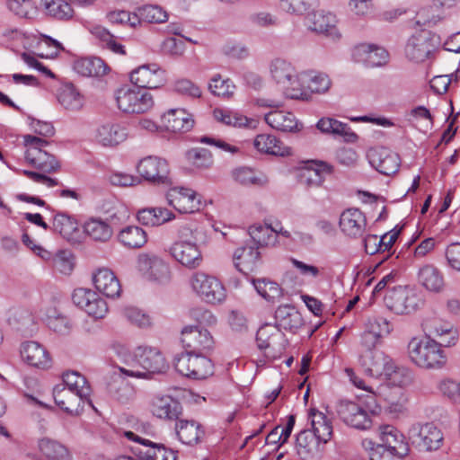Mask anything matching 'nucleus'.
<instances>
[{"instance_id": "nucleus-1", "label": "nucleus", "mask_w": 460, "mask_h": 460, "mask_svg": "<svg viewBox=\"0 0 460 460\" xmlns=\"http://www.w3.org/2000/svg\"><path fill=\"white\" fill-rule=\"evenodd\" d=\"M408 355L416 366L425 369H438L447 363V356L440 345L429 338H412L408 343Z\"/></svg>"}, {"instance_id": "nucleus-2", "label": "nucleus", "mask_w": 460, "mask_h": 460, "mask_svg": "<svg viewBox=\"0 0 460 460\" xmlns=\"http://www.w3.org/2000/svg\"><path fill=\"white\" fill-rule=\"evenodd\" d=\"M25 159L33 168L40 172H55L62 169L60 161L52 154L42 149L48 141L32 135L22 136Z\"/></svg>"}, {"instance_id": "nucleus-3", "label": "nucleus", "mask_w": 460, "mask_h": 460, "mask_svg": "<svg viewBox=\"0 0 460 460\" xmlns=\"http://www.w3.org/2000/svg\"><path fill=\"white\" fill-rule=\"evenodd\" d=\"M116 102L119 111L128 114H143L155 106L154 96L145 89L122 86L116 91Z\"/></svg>"}, {"instance_id": "nucleus-4", "label": "nucleus", "mask_w": 460, "mask_h": 460, "mask_svg": "<svg viewBox=\"0 0 460 460\" xmlns=\"http://www.w3.org/2000/svg\"><path fill=\"white\" fill-rule=\"evenodd\" d=\"M382 444L371 448L369 460H381L383 453L387 450L393 456L403 458L410 453V446L405 436L392 425L379 427Z\"/></svg>"}, {"instance_id": "nucleus-5", "label": "nucleus", "mask_w": 460, "mask_h": 460, "mask_svg": "<svg viewBox=\"0 0 460 460\" xmlns=\"http://www.w3.org/2000/svg\"><path fill=\"white\" fill-rule=\"evenodd\" d=\"M207 353L182 352L173 360L178 373L193 379H206L214 372V365Z\"/></svg>"}, {"instance_id": "nucleus-6", "label": "nucleus", "mask_w": 460, "mask_h": 460, "mask_svg": "<svg viewBox=\"0 0 460 460\" xmlns=\"http://www.w3.org/2000/svg\"><path fill=\"white\" fill-rule=\"evenodd\" d=\"M385 303L394 314H408L419 308L421 299L415 289L407 286H399L386 293Z\"/></svg>"}, {"instance_id": "nucleus-7", "label": "nucleus", "mask_w": 460, "mask_h": 460, "mask_svg": "<svg viewBox=\"0 0 460 460\" xmlns=\"http://www.w3.org/2000/svg\"><path fill=\"white\" fill-rule=\"evenodd\" d=\"M409 439L411 445L420 451L438 449L443 441L441 430L433 423L414 424L409 429Z\"/></svg>"}, {"instance_id": "nucleus-8", "label": "nucleus", "mask_w": 460, "mask_h": 460, "mask_svg": "<svg viewBox=\"0 0 460 460\" xmlns=\"http://www.w3.org/2000/svg\"><path fill=\"white\" fill-rule=\"evenodd\" d=\"M441 44L440 37L430 31H420L411 36L406 45V56L412 61L423 62Z\"/></svg>"}, {"instance_id": "nucleus-9", "label": "nucleus", "mask_w": 460, "mask_h": 460, "mask_svg": "<svg viewBox=\"0 0 460 460\" xmlns=\"http://www.w3.org/2000/svg\"><path fill=\"white\" fill-rule=\"evenodd\" d=\"M193 290L207 303L218 304L225 300L226 289L215 277L196 272L190 280Z\"/></svg>"}, {"instance_id": "nucleus-10", "label": "nucleus", "mask_w": 460, "mask_h": 460, "mask_svg": "<svg viewBox=\"0 0 460 460\" xmlns=\"http://www.w3.org/2000/svg\"><path fill=\"white\" fill-rule=\"evenodd\" d=\"M181 341L186 352L209 353L215 345L214 338L208 329L192 325L181 329Z\"/></svg>"}, {"instance_id": "nucleus-11", "label": "nucleus", "mask_w": 460, "mask_h": 460, "mask_svg": "<svg viewBox=\"0 0 460 460\" xmlns=\"http://www.w3.org/2000/svg\"><path fill=\"white\" fill-rule=\"evenodd\" d=\"M166 199L170 206L181 214L195 213L202 208L201 195L184 186L170 188Z\"/></svg>"}, {"instance_id": "nucleus-12", "label": "nucleus", "mask_w": 460, "mask_h": 460, "mask_svg": "<svg viewBox=\"0 0 460 460\" xmlns=\"http://www.w3.org/2000/svg\"><path fill=\"white\" fill-rule=\"evenodd\" d=\"M337 413L345 424L352 428L367 429L372 425V420L367 409L355 402L341 401L337 407Z\"/></svg>"}, {"instance_id": "nucleus-13", "label": "nucleus", "mask_w": 460, "mask_h": 460, "mask_svg": "<svg viewBox=\"0 0 460 460\" xmlns=\"http://www.w3.org/2000/svg\"><path fill=\"white\" fill-rule=\"evenodd\" d=\"M130 82L141 89H156L166 82L165 71L157 64L142 65L129 75Z\"/></svg>"}, {"instance_id": "nucleus-14", "label": "nucleus", "mask_w": 460, "mask_h": 460, "mask_svg": "<svg viewBox=\"0 0 460 460\" xmlns=\"http://www.w3.org/2000/svg\"><path fill=\"white\" fill-rule=\"evenodd\" d=\"M392 325L384 317H373L368 319L366 328L360 335L362 351H372L382 342V339L390 334Z\"/></svg>"}, {"instance_id": "nucleus-15", "label": "nucleus", "mask_w": 460, "mask_h": 460, "mask_svg": "<svg viewBox=\"0 0 460 460\" xmlns=\"http://www.w3.org/2000/svg\"><path fill=\"white\" fill-rule=\"evenodd\" d=\"M107 181L115 187L126 188L140 184L143 181L161 189L171 187L173 183L168 174H107Z\"/></svg>"}, {"instance_id": "nucleus-16", "label": "nucleus", "mask_w": 460, "mask_h": 460, "mask_svg": "<svg viewBox=\"0 0 460 460\" xmlns=\"http://www.w3.org/2000/svg\"><path fill=\"white\" fill-rule=\"evenodd\" d=\"M74 304L94 318H102L108 311L106 302L90 288H79L72 295Z\"/></svg>"}, {"instance_id": "nucleus-17", "label": "nucleus", "mask_w": 460, "mask_h": 460, "mask_svg": "<svg viewBox=\"0 0 460 460\" xmlns=\"http://www.w3.org/2000/svg\"><path fill=\"white\" fill-rule=\"evenodd\" d=\"M152 414L161 420H177L182 414L179 401L167 394L154 395L149 402Z\"/></svg>"}, {"instance_id": "nucleus-18", "label": "nucleus", "mask_w": 460, "mask_h": 460, "mask_svg": "<svg viewBox=\"0 0 460 460\" xmlns=\"http://www.w3.org/2000/svg\"><path fill=\"white\" fill-rule=\"evenodd\" d=\"M170 252L175 261L189 269L197 268L202 262L201 252L194 242L177 241L170 248Z\"/></svg>"}, {"instance_id": "nucleus-19", "label": "nucleus", "mask_w": 460, "mask_h": 460, "mask_svg": "<svg viewBox=\"0 0 460 460\" xmlns=\"http://www.w3.org/2000/svg\"><path fill=\"white\" fill-rule=\"evenodd\" d=\"M55 403L64 411L71 415H79L84 407V402H90L89 396L66 390V387L57 385L53 389Z\"/></svg>"}, {"instance_id": "nucleus-20", "label": "nucleus", "mask_w": 460, "mask_h": 460, "mask_svg": "<svg viewBox=\"0 0 460 460\" xmlns=\"http://www.w3.org/2000/svg\"><path fill=\"white\" fill-rule=\"evenodd\" d=\"M162 127L173 133L190 131L194 126L191 113L182 108L170 109L161 116Z\"/></svg>"}, {"instance_id": "nucleus-21", "label": "nucleus", "mask_w": 460, "mask_h": 460, "mask_svg": "<svg viewBox=\"0 0 460 460\" xmlns=\"http://www.w3.org/2000/svg\"><path fill=\"white\" fill-rule=\"evenodd\" d=\"M393 359L384 351L375 349L372 351H361L359 363L365 373L373 377H382L390 366Z\"/></svg>"}, {"instance_id": "nucleus-22", "label": "nucleus", "mask_w": 460, "mask_h": 460, "mask_svg": "<svg viewBox=\"0 0 460 460\" xmlns=\"http://www.w3.org/2000/svg\"><path fill=\"white\" fill-rule=\"evenodd\" d=\"M126 128L112 120L103 121L94 130V140L103 146H114L127 138Z\"/></svg>"}, {"instance_id": "nucleus-23", "label": "nucleus", "mask_w": 460, "mask_h": 460, "mask_svg": "<svg viewBox=\"0 0 460 460\" xmlns=\"http://www.w3.org/2000/svg\"><path fill=\"white\" fill-rule=\"evenodd\" d=\"M367 218L358 208H348L340 217L341 230L349 237H360L365 233Z\"/></svg>"}, {"instance_id": "nucleus-24", "label": "nucleus", "mask_w": 460, "mask_h": 460, "mask_svg": "<svg viewBox=\"0 0 460 460\" xmlns=\"http://www.w3.org/2000/svg\"><path fill=\"white\" fill-rule=\"evenodd\" d=\"M352 56L356 62L363 63L368 67L383 66L388 58V54L385 49L365 43L356 46Z\"/></svg>"}, {"instance_id": "nucleus-25", "label": "nucleus", "mask_w": 460, "mask_h": 460, "mask_svg": "<svg viewBox=\"0 0 460 460\" xmlns=\"http://www.w3.org/2000/svg\"><path fill=\"white\" fill-rule=\"evenodd\" d=\"M21 355L31 367L40 369H48L51 367L52 358L49 351L37 341H31L23 343Z\"/></svg>"}, {"instance_id": "nucleus-26", "label": "nucleus", "mask_w": 460, "mask_h": 460, "mask_svg": "<svg viewBox=\"0 0 460 460\" xmlns=\"http://www.w3.org/2000/svg\"><path fill=\"white\" fill-rule=\"evenodd\" d=\"M93 282L96 289L107 297H119L121 294V285L112 270L102 268L93 275Z\"/></svg>"}, {"instance_id": "nucleus-27", "label": "nucleus", "mask_w": 460, "mask_h": 460, "mask_svg": "<svg viewBox=\"0 0 460 460\" xmlns=\"http://www.w3.org/2000/svg\"><path fill=\"white\" fill-rule=\"evenodd\" d=\"M233 261L234 267L240 272L244 274L252 272L258 268L261 262L259 248L248 244L238 247L233 254Z\"/></svg>"}, {"instance_id": "nucleus-28", "label": "nucleus", "mask_w": 460, "mask_h": 460, "mask_svg": "<svg viewBox=\"0 0 460 460\" xmlns=\"http://www.w3.org/2000/svg\"><path fill=\"white\" fill-rule=\"evenodd\" d=\"M336 24V16L332 13L316 11L308 17V27L311 31L325 34L332 40L339 39L341 36Z\"/></svg>"}, {"instance_id": "nucleus-29", "label": "nucleus", "mask_w": 460, "mask_h": 460, "mask_svg": "<svg viewBox=\"0 0 460 460\" xmlns=\"http://www.w3.org/2000/svg\"><path fill=\"white\" fill-rule=\"evenodd\" d=\"M253 147L261 154L288 156L291 155L290 147L285 146L276 136L271 134H259L253 139Z\"/></svg>"}, {"instance_id": "nucleus-30", "label": "nucleus", "mask_w": 460, "mask_h": 460, "mask_svg": "<svg viewBox=\"0 0 460 460\" xmlns=\"http://www.w3.org/2000/svg\"><path fill=\"white\" fill-rule=\"evenodd\" d=\"M276 324L279 329L296 333L304 326V319L295 306L279 305L275 312Z\"/></svg>"}, {"instance_id": "nucleus-31", "label": "nucleus", "mask_w": 460, "mask_h": 460, "mask_svg": "<svg viewBox=\"0 0 460 460\" xmlns=\"http://www.w3.org/2000/svg\"><path fill=\"white\" fill-rule=\"evenodd\" d=\"M137 267L149 279L160 280L168 273V266L154 253H141L137 257Z\"/></svg>"}, {"instance_id": "nucleus-32", "label": "nucleus", "mask_w": 460, "mask_h": 460, "mask_svg": "<svg viewBox=\"0 0 460 460\" xmlns=\"http://www.w3.org/2000/svg\"><path fill=\"white\" fill-rule=\"evenodd\" d=\"M418 283L429 292L438 293L444 288L442 272L432 264L421 266L417 273Z\"/></svg>"}, {"instance_id": "nucleus-33", "label": "nucleus", "mask_w": 460, "mask_h": 460, "mask_svg": "<svg viewBox=\"0 0 460 460\" xmlns=\"http://www.w3.org/2000/svg\"><path fill=\"white\" fill-rule=\"evenodd\" d=\"M264 119L270 127L279 131L292 132L300 129V125L295 115L289 111L279 110V108L266 113Z\"/></svg>"}, {"instance_id": "nucleus-34", "label": "nucleus", "mask_w": 460, "mask_h": 460, "mask_svg": "<svg viewBox=\"0 0 460 460\" xmlns=\"http://www.w3.org/2000/svg\"><path fill=\"white\" fill-rule=\"evenodd\" d=\"M308 420L311 424L310 430L323 444L331 440L333 433L332 423L323 412L316 409H310Z\"/></svg>"}, {"instance_id": "nucleus-35", "label": "nucleus", "mask_w": 460, "mask_h": 460, "mask_svg": "<svg viewBox=\"0 0 460 460\" xmlns=\"http://www.w3.org/2000/svg\"><path fill=\"white\" fill-rule=\"evenodd\" d=\"M175 432L179 440L186 445L199 443L205 434L201 425L196 420L180 418L176 420Z\"/></svg>"}, {"instance_id": "nucleus-36", "label": "nucleus", "mask_w": 460, "mask_h": 460, "mask_svg": "<svg viewBox=\"0 0 460 460\" xmlns=\"http://www.w3.org/2000/svg\"><path fill=\"white\" fill-rule=\"evenodd\" d=\"M139 363L145 371V377L147 374L162 373L167 368L165 358L159 350L154 348L139 349Z\"/></svg>"}, {"instance_id": "nucleus-37", "label": "nucleus", "mask_w": 460, "mask_h": 460, "mask_svg": "<svg viewBox=\"0 0 460 460\" xmlns=\"http://www.w3.org/2000/svg\"><path fill=\"white\" fill-rule=\"evenodd\" d=\"M215 119L227 126L256 128L258 121L248 118L238 111L229 109L216 108L213 111Z\"/></svg>"}, {"instance_id": "nucleus-38", "label": "nucleus", "mask_w": 460, "mask_h": 460, "mask_svg": "<svg viewBox=\"0 0 460 460\" xmlns=\"http://www.w3.org/2000/svg\"><path fill=\"white\" fill-rule=\"evenodd\" d=\"M74 69L83 76H102L108 73L109 66L102 58L90 57L76 60Z\"/></svg>"}, {"instance_id": "nucleus-39", "label": "nucleus", "mask_w": 460, "mask_h": 460, "mask_svg": "<svg viewBox=\"0 0 460 460\" xmlns=\"http://www.w3.org/2000/svg\"><path fill=\"white\" fill-rule=\"evenodd\" d=\"M41 6L46 15L58 21H69L75 11L66 0H41Z\"/></svg>"}, {"instance_id": "nucleus-40", "label": "nucleus", "mask_w": 460, "mask_h": 460, "mask_svg": "<svg viewBox=\"0 0 460 460\" xmlns=\"http://www.w3.org/2000/svg\"><path fill=\"white\" fill-rule=\"evenodd\" d=\"M305 72L295 73L290 76L288 82L282 86L284 94L290 99L308 100L310 93L306 87V79L303 77Z\"/></svg>"}, {"instance_id": "nucleus-41", "label": "nucleus", "mask_w": 460, "mask_h": 460, "mask_svg": "<svg viewBox=\"0 0 460 460\" xmlns=\"http://www.w3.org/2000/svg\"><path fill=\"white\" fill-rule=\"evenodd\" d=\"M119 242L128 249H138L147 242V234L145 230L137 226H128L118 234Z\"/></svg>"}, {"instance_id": "nucleus-42", "label": "nucleus", "mask_w": 460, "mask_h": 460, "mask_svg": "<svg viewBox=\"0 0 460 460\" xmlns=\"http://www.w3.org/2000/svg\"><path fill=\"white\" fill-rule=\"evenodd\" d=\"M58 101L69 111H78L84 105L83 95L72 84H65L58 89Z\"/></svg>"}, {"instance_id": "nucleus-43", "label": "nucleus", "mask_w": 460, "mask_h": 460, "mask_svg": "<svg viewBox=\"0 0 460 460\" xmlns=\"http://www.w3.org/2000/svg\"><path fill=\"white\" fill-rule=\"evenodd\" d=\"M78 226L75 218L66 213L58 212L53 217L51 229L65 239L71 240L75 238V234L78 232Z\"/></svg>"}, {"instance_id": "nucleus-44", "label": "nucleus", "mask_w": 460, "mask_h": 460, "mask_svg": "<svg viewBox=\"0 0 460 460\" xmlns=\"http://www.w3.org/2000/svg\"><path fill=\"white\" fill-rule=\"evenodd\" d=\"M384 377L390 385L397 387H406L412 382L411 372L404 367L395 365L393 361L386 368L385 373L382 376Z\"/></svg>"}, {"instance_id": "nucleus-45", "label": "nucleus", "mask_w": 460, "mask_h": 460, "mask_svg": "<svg viewBox=\"0 0 460 460\" xmlns=\"http://www.w3.org/2000/svg\"><path fill=\"white\" fill-rule=\"evenodd\" d=\"M252 284L257 293L265 300L276 303L283 296V290L280 286L268 279H252Z\"/></svg>"}, {"instance_id": "nucleus-46", "label": "nucleus", "mask_w": 460, "mask_h": 460, "mask_svg": "<svg viewBox=\"0 0 460 460\" xmlns=\"http://www.w3.org/2000/svg\"><path fill=\"white\" fill-rule=\"evenodd\" d=\"M321 443L310 429H303L296 437V449L302 458L315 452Z\"/></svg>"}, {"instance_id": "nucleus-47", "label": "nucleus", "mask_w": 460, "mask_h": 460, "mask_svg": "<svg viewBox=\"0 0 460 460\" xmlns=\"http://www.w3.org/2000/svg\"><path fill=\"white\" fill-rule=\"evenodd\" d=\"M119 357L124 364V366L118 367L120 373L130 377H145V371L139 363V353L133 356L128 351L123 349V351L119 352Z\"/></svg>"}, {"instance_id": "nucleus-48", "label": "nucleus", "mask_w": 460, "mask_h": 460, "mask_svg": "<svg viewBox=\"0 0 460 460\" xmlns=\"http://www.w3.org/2000/svg\"><path fill=\"white\" fill-rule=\"evenodd\" d=\"M280 338L279 328L276 325L266 323L259 328L256 334V341L260 349H274L277 340Z\"/></svg>"}, {"instance_id": "nucleus-49", "label": "nucleus", "mask_w": 460, "mask_h": 460, "mask_svg": "<svg viewBox=\"0 0 460 460\" xmlns=\"http://www.w3.org/2000/svg\"><path fill=\"white\" fill-rule=\"evenodd\" d=\"M39 448L50 460H70L67 448L58 441L42 438L39 441Z\"/></svg>"}, {"instance_id": "nucleus-50", "label": "nucleus", "mask_w": 460, "mask_h": 460, "mask_svg": "<svg viewBox=\"0 0 460 460\" xmlns=\"http://www.w3.org/2000/svg\"><path fill=\"white\" fill-rule=\"evenodd\" d=\"M306 79V87L309 93H324L332 84L329 76L322 72L306 71L303 75Z\"/></svg>"}, {"instance_id": "nucleus-51", "label": "nucleus", "mask_w": 460, "mask_h": 460, "mask_svg": "<svg viewBox=\"0 0 460 460\" xmlns=\"http://www.w3.org/2000/svg\"><path fill=\"white\" fill-rule=\"evenodd\" d=\"M63 381L66 385V390L79 393L83 396H90L91 388L86 378L80 373L69 371L64 374Z\"/></svg>"}, {"instance_id": "nucleus-52", "label": "nucleus", "mask_w": 460, "mask_h": 460, "mask_svg": "<svg viewBox=\"0 0 460 460\" xmlns=\"http://www.w3.org/2000/svg\"><path fill=\"white\" fill-rule=\"evenodd\" d=\"M85 233L93 240L107 242L112 236V228L100 219H91L84 226Z\"/></svg>"}, {"instance_id": "nucleus-53", "label": "nucleus", "mask_w": 460, "mask_h": 460, "mask_svg": "<svg viewBox=\"0 0 460 460\" xmlns=\"http://www.w3.org/2000/svg\"><path fill=\"white\" fill-rule=\"evenodd\" d=\"M137 172H169L170 167L165 158L148 155L138 161L137 164Z\"/></svg>"}, {"instance_id": "nucleus-54", "label": "nucleus", "mask_w": 460, "mask_h": 460, "mask_svg": "<svg viewBox=\"0 0 460 460\" xmlns=\"http://www.w3.org/2000/svg\"><path fill=\"white\" fill-rule=\"evenodd\" d=\"M295 71L293 66L283 59H275L270 65L271 77L280 88L288 82Z\"/></svg>"}, {"instance_id": "nucleus-55", "label": "nucleus", "mask_w": 460, "mask_h": 460, "mask_svg": "<svg viewBox=\"0 0 460 460\" xmlns=\"http://www.w3.org/2000/svg\"><path fill=\"white\" fill-rule=\"evenodd\" d=\"M276 231L268 225H253L249 228V234L256 247L266 246L274 241Z\"/></svg>"}, {"instance_id": "nucleus-56", "label": "nucleus", "mask_w": 460, "mask_h": 460, "mask_svg": "<svg viewBox=\"0 0 460 460\" xmlns=\"http://www.w3.org/2000/svg\"><path fill=\"white\" fill-rule=\"evenodd\" d=\"M186 159L197 169H208L213 164V155L206 148L195 147L187 151Z\"/></svg>"}, {"instance_id": "nucleus-57", "label": "nucleus", "mask_w": 460, "mask_h": 460, "mask_svg": "<svg viewBox=\"0 0 460 460\" xmlns=\"http://www.w3.org/2000/svg\"><path fill=\"white\" fill-rule=\"evenodd\" d=\"M8 10L20 18L31 19L37 13L32 0H5Z\"/></svg>"}, {"instance_id": "nucleus-58", "label": "nucleus", "mask_w": 460, "mask_h": 460, "mask_svg": "<svg viewBox=\"0 0 460 460\" xmlns=\"http://www.w3.org/2000/svg\"><path fill=\"white\" fill-rule=\"evenodd\" d=\"M368 157L370 164L376 172L383 173L398 172L397 157L395 155H387L385 157L381 159V157L377 155L376 152L373 151L368 155Z\"/></svg>"}, {"instance_id": "nucleus-59", "label": "nucleus", "mask_w": 460, "mask_h": 460, "mask_svg": "<svg viewBox=\"0 0 460 460\" xmlns=\"http://www.w3.org/2000/svg\"><path fill=\"white\" fill-rule=\"evenodd\" d=\"M424 328L429 333L438 338L441 334L447 332V334L454 337L455 328L449 322L443 321L442 319L433 316L429 317L424 321Z\"/></svg>"}, {"instance_id": "nucleus-60", "label": "nucleus", "mask_w": 460, "mask_h": 460, "mask_svg": "<svg viewBox=\"0 0 460 460\" xmlns=\"http://www.w3.org/2000/svg\"><path fill=\"white\" fill-rule=\"evenodd\" d=\"M208 89L216 96L229 98L234 94L235 86L229 79H223L220 75H216L211 78Z\"/></svg>"}, {"instance_id": "nucleus-61", "label": "nucleus", "mask_w": 460, "mask_h": 460, "mask_svg": "<svg viewBox=\"0 0 460 460\" xmlns=\"http://www.w3.org/2000/svg\"><path fill=\"white\" fill-rule=\"evenodd\" d=\"M441 395L454 403L460 404V382L452 378H444L438 383Z\"/></svg>"}, {"instance_id": "nucleus-62", "label": "nucleus", "mask_w": 460, "mask_h": 460, "mask_svg": "<svg viewBox=\"0 0 460 460\" xmlns=\"http://www.w3.org/2000/svg\"><path fill=\"white\" fill-rule=\"evenodd\" d=\"M143 22L149 23H162L168 20L167 13L157 5H145L139 8Z\"/></svg>"}, {"instance_id": "nucleus-63", "label": "nucleus", "mask_w": 460, "mask_h": 460, "mask_svg": "<svg viewBox=\"0 0 460 460\" xmlns=\"http://www.w3.org/2000/svg\"><path fill=\"white\" fill-rule=\"evenodd\" d=\"M190 316L197 323L194 326H200V328L213 327L217 323V319L212 312L203 307L192 308L190 311Z\"/></svg>"}, {"instance_id": "nucleus-64", "label": "nucleus", "mask_w": 460, "mask_h": 460, "mask_svg": "<svg viewBox=\"0 0 460 460\" xmlns=\"http://www.w3.org/2000/svg\"><path fill=\"white\" fill-rule=\"evenodd\" d=\"M142 460H177L176 452L160 444H154L142 456Z\"/></svg>"}]
</instances>
